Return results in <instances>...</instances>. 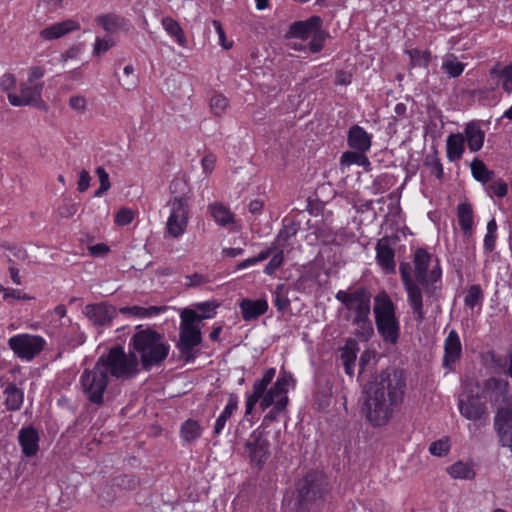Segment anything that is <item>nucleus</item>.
<instances>
[{
	"mask_svg": "<svg viewBox=\"0 0 512 512\" xmlns=\"http://www.w3.org/2000/svg\"><path fill=\"white\" fill-rule=\"evenodd\" d=\"M212 24L218 36V44L225 50L232 48L233 43L227 40L222 24L218 20H214Z\"/></svg>",
	"mask_w": 512,
	"mask_h": 512,
	"instance_id": "5fc2aeb1",
	"label": "nucleus"
},
{
	"mask_svg": "<svg viewBox=\"0 0 512 512\" xmlns=\"http://www.w3.org/2000/svg\"><path fill=\"white\" fill-rule=\"evenodd\" d=\"M195 307L196 310L198 311H195V322L199 324L204 319L214 318L216 315V309L218 305L214 302H201L197 303Z\"/></svg>",
	"mask_w": 512,
	"mask_h": 512,
	"instance_id": "79ce46f5",
	"label": "nucleus"
},
{
	"mask_svg": "<svg viewBox=\"0 0 512 512\" xmlns=\"http://www.w3.org/2000/svg\"><path fill=\"white\" fill-rule=\"evenodd\" d=\"M43 89V83L29 84L23 82L20 85L19 91L10 92L8 94V101L12 106H35L40 107L43 102L41 93Z\"/></svg>",
	"mask_w": 512,
	"mask_h": 512,
	"instance_id": "2eb2a0df",
	"label": "nucleus"
},
{
	"mask_svg": "<svg viewBox=\"0 0 512 512\" xmlns=\"http://www.w3.org/2000/svg\"><path fill=\"white\" fill-rule=\"evenodd\" d=\"M399 270L404 289L407 293V300L411 307L414 319L418 323H422L425 319V313L423 309L421 289L418 283H416L411 277L409 264L401 263Z\"/></svg>",
	"mask_w": 512,
	"mask_h": 512,
	"instance_id": "ddd939ff",
	"label": "nucleus"
},
{
	"mask_svg": "<svg viewBox=\"0 0 512 512\" xmlns=\"http://www.w3.org/2000/svg\"><path fill=\"white\" fill-rule=\"evenodd\" d=\"M413 264L417 282L430 293L432 286L440 281L442 276L439 260L427 250L419 248L414 253Z\"/></svg>",
	"mask_w": 512,
	"mask_h": 512,
	"instance_id": "1a4fd4ad",
	"label": "nucleus"
},
{
	"mask_svg": "<svg viewBox=\"0 0 512 512\" xmlns=\"http://www.w3.org/2000/svg\"><path fill=\"white\" fill-rule=\"evenodd\" d=\"M180 334L178 349L185 357H189L193 349L201 343V327L195 322V310L184 309L180 314Z\"/></svg>",
	"mask_w": 512,
	"mask_h": 512,
	"instance_id": "9d476101",
	"label": "nucleus"
},
{
	"mask_svg": "<svg viewBox=\"0 0 512 512\" xmlns=\"http://www.w3.org/2000/svg\"><path fill=\"white\" fill-rule=\"evenodd\" d=\"M285 37L290 41V48L316 54L322 51L330 34L323 28L322 18L314 15L305 20L293 22Z\"/></svg>",
	"mask_w": 512,
	"mask_h": 512,
	"instance_id": "7ed1b4c3",
	"label": "nucleus"
},
{
	"mask_svg": "<svg viewBox=\"0 0 512 512\" xmlns=\"http://www.w3.org/2000/svg\"><path fill=\"white\" fill-rule=\"evenodd\" d=\"M352 323L357 326L354 333L361 340L368 341L371 338L374 330L369 317L352 318Z\"/></svg>",
	"mask_w": 512,
	"mask_h": 512,
	"instance_id": "a19ab883",
	"label": "nucleus"
},
{
	"mask_svg": "<svg viewBox=\"0 0 512 512\" xmlns=\"http://www.w3.org/2000/svg\"><path fill=\"white\" fill-rule=\"evenodd\" d=\"M335 298L341 302L353 315L352 318L369 317L370 304L368 298L360 291L346 292L340 290Z\"/></svg>",
	"mask_w": 512,
	"mask_h": 512,
	"instance_id": "dca6fc26",
	"label": "nucleus"
},
{
	"mask_svg": "<svg viewBox=\"0 0 512 512\" xmlns=\"http://www.w3.org/2000/svg\"><path fill=\"white\" fill-rule=\"evenodd\" d=\"M465 64L458 60V58L453 54H448L443 58L442 61V69L448 74L450 77H458L460 76L464 69Z\"/></svg>",
	"mask_w": 512,
	"mask_h": 512,
	"instance_id": "58836bf2",
	"label": "nucleus"
},
{
	"mask_svg": "<svg viewBox=\"0 0 512 512\" xmlns=\"http://www.w3.org/2000/svg\"><path fill=\"white\" fill-rule=\"evenodd\" d=\"M96 22L109 33H116L126 26L124 18L115 14L98 16Z\"/></svg>",
	"mask_w": 512,
	"mask_h": 512,
	"instance_id": "4c0bfd02",
	"label": "nucleus"
},
{
	"mask_svg": "<svg viewBox=\"0 0 512 512\" xmlns=\"http://www.w3.org/2000/svg\"><path fill=\"white\" fill-rule=\"evenodd\" d=\"M275 375L276 369L271 367L263 372L260 379L254 381L252 391L245 394V416L253 413L257 403L263 411L271 408L266 416L269 419H275L286 409L288 391L294 380L291 374L283 372L271 385Z\"/></svg>",
	"mask_w": 512,
	"mask_h": 512,
	"instance_id": "f03ea898",
	"label": "nucleus"
},
{
	"mask_svg": "<svg viewBox=\"0 0 512 512\" xmlns=\"http://www.w3.org/2000/svg\"><path fill=\"white\" fill-rule=\"evenodd\" d=\"M113 45L114 41L111 38H97L94 44V54L100 56L106 53Z\"/></svg>",
	"mask_w": 512,
	"mask_h": 512,
	"instance_id": "13d9d810",
	"label": "nucleus"
},
{
	"mask_svg": "<svg viewBox=\"0 0 512 512\" xmlns=\"http://www.w3.org/2000/svg\"><path fill=\"white\" fill-rule=\"evenodd\" d=\"M463 135L471 152H477L483 147L485 133L477 122L467 123Z\"/></svg>",
	"mask_w": 512,
	"mask_h": 512,
	"instance_id": "bb28decb",
	"label": "nucleus"
},
{
	"mask_svg": "<svg viewBox=\"0 0 512 512\" xmlns=\"http://www.w3.org/2000/svg\"><path fill=\"white\" fill-rule=\"evenodd\" d=\"M462 352V345L459 335L452 330L444 342V359L443 365L448 370H452L454 364L459 360Z\"/></svg>",
	"mask_w": 512,
	"mask_h": 512,
	"instance_id": "b1692460",
	"label": "nucleus"
},
{
	"mask_svg": "<svg viewBox=\"0 0 512 512\" xmlns=\"http://www.w3.org/2000/svg\"><path fill=\"white\" fill-rule=\"evenodd\" d=\"M373 313L383 341L395 345L400 336V321L396 316L395 304L387 293L382 292L375 296Z\"/></svg>",
	"mask_w": 512,
	"mask_h": 512,
	"instance_id": "39448f33",
	"label": "nucleus"
},
{
	"mask_svg": "<svg viewBox=\"0 0 512 512\" xmlns=\"http://www.w3.org/2000/svg\"><path fill=\"white\" fill-rule=\"evenodd\" d=\"M239 399L236 394H230L227 403L214 424V434L219 435L223 431L228 419L238 408Z\"/></svg>",
	"mask_w": 512,
	"mask_h": 512,
	"instance_id": "2f4dec72",
	"label": "nucleus"
},
{
	"mask_svg": "<svg viewBox=\"0 0 512 512\" xmlns=\"http://www.w3.org/2000/svg\"><path fill=\"white\" fill-rule=\"evenodd\" d=\"M9 347L21 359L32 360L44 348L46 342L38 335L18 334L9 339Z\"/></svg>",
	"mask_w": 512,
	"mask_h": 512,
	"instance_id": "4468645a",
	"label": "nucleus"
},
{
	"mask_svg": "<svg viewBox=\"0 0 512 512\" xmlns=\"http://www.w3.org/2000/svg\"><path fill=\"white\" fill-rule=\"evenodd\" d=\"M404 381L396 372L376 375L365 387L363 411L373 426H383L392 417L393 409L402 402Z\"/></svg>",
	"mask_w": 512,
	"mask_h": 512,
	"instance_id": "f257e3e1",
	"label": "nucleus"
},
{
	"mask_svg": "<svg viewBox=\"0 0 512 512\" xmlns=\"http://www.w3.org/2000/svg\"><path fill=\"white\" fill-rule=\"evenodd\" d=\"M39 441V433L32 426L22 427L18 432V442L21 451L28 458L37 455L39 451Z\"/></svg>",
	"mask_w": 512,
	"mask_h": 512,
	"instance_id": "4be33fe9",
	"label": "nucleus"
},
{
	"mask_svg": "<svg viewBox=\"0 0 512 512\" xmlns=\"http://www.w3.org/2000/svg\"><path fill=\"white\" fill-rule=\"evenodd\" d=\"M0 292H3L4 299H17V300H29L30 297L23 294L20 290H15L11 288H1Z\"/></svg>",
	"mask_w": 512,
	"mask_h": 512,
	"instance_id": "69168bd1",
	"label": "nucleus"
},
{
	"mask_svg": "<svg viewBox=\"0 0 512 512\" xmlns=\"http://www.w3.org/2000/svg\"><path fill=\"white\" fill-rule=\"evenodd\" d=\"M95 172H96V175H97V177L99 179V183H100L99 188L95 191V196L101 197L111 187L109 174L101 166L97 167Z\"/></svg>",
	"mask_w": 512,
	"mask_h": 512,
	"instance_id": "3c124183",
	"label": "nucleus"
},
{
	"mask_svg": "<svg viewBox=\"0 0 512 512\" xmlns=\"http://www.w3.org/2000/svg\"><path fill=\"white\" fill-rule=\"evenodd\" d=\"M67 309L64 305H58L45 316L46 332L52 336H66L71 320L66 317Z\"/></svg>",
	"mask_w": 512,
	"mask_h": 512,
	"instance_id": "f3484780",
	"label": "nucleus"
},
{
	"mask_svg": "<svg viewBox=\"0 0 512 512\" xmlns=\"http://www.w3.org/2000/svg\"><path fill=\"white\" fill-rule=\"evenodd\" d=\"M216 163H217V158L214 154L209 153V154H206L205 156H203V158L201 159V167H202L203 173L206 175L211 174L216 167Z\"/></svg>",
	"mask_w": 512,
	"mask_h": 512,
	"instance_id": "bf43d9fd",
	"label": "nucleus"
},
{
	"mask_svg": "<svg viewBox=\"0 0 512 512\" xmlns=\"http://www.w3.org/2000/svg\"><path fill=\"white\" fill-rule=\"evenodd\" d=\"M170 213L166 222V230L170 237L180 238L186 231L189 221V205L184 197H174L168 203Z\"/></svg>",
	"mask_w": 512,
	"mask_h": 512,
	"instance_id": "9b49d317",
	"label": "nucleus"
},
{
	"mask_svg": "<svg viewBox=\"0 0 512 512\" xmlns=\"http://www.w3.org/2000/svg\"><path fill=\"white\" fill-rule=\"evenodd\" d=\"M251 461L256 465L263 464L269 455V442L263 433L254 431L246 444Z\"/></svg>",
	"mask_w": 512,
	"mask_h": 512,
	"instance_id": "412c9836",
	"label": "nucleus"
},
{
	"mask_svg": "<svg viewBox=\"0 0 512 512\" xmlns=\"http://www.w3.org/2000/svg\"><path fill=\"white\" fill-rule=\"evenodd\" d=\"M4 404L8 411H18L24 402V392L14 383H8L3 390Z\"/></svg>",
	"mask_w": 512,
	"mask_h": 512,
	"instance_id": "c756f323",
	"label": "nucleus"
},
{
	"mask_svg": "<svg viewBox=\"0 0 512 512\" xmlns=\"http://www.w3.org/2000/svg\"><path fill=\"white\" fill-rule=\"evenodd\" d=\"M471 172L473 177L482 183L491 180L493 173L486 167L483 161L475 159L471 163Z\"/></svg>",
	"mask_w": 512,
	"mask_h": 512,
	"instance_id": "37998d69",
	"label": "nucleus"
},
{
	"mask_svg": "<svg viewBox=\"0 0 512 512\" xmlns=\"http://www.w3.org/2000/svg\"><path fill=\"white\" fill-rule=\"evenodd\" d=\"M97 362H102L103 369L117 379H129L139 371V360L130 350L127 354L123 347H112L106 355L99 357Z\"/></svg>",
	"mask_w": 512,
	"mask_h": 512,
	"instance_id": "423d86ee",
	"label": "nucleus"
},
{
	"mask_svg": "<svg viewBox=\"0 0 512 512\" xmlns=\"http://www.w3.org/2000/svg\"><path fill=\"white\" fill-rule=\"evenodd\" d=\"M166 310L165 306H125L119 309L121 314L131 318L148 319L162 314Z\"/></svg>",
	"mask_w": 512,
	"mask_h": 512,
	"instance_id": "cd10ccee",
	"label": "nucleus"
},
{
	"mask_svg": "<svg viewBox=\"0 0 512 512\" xmlns=\"http://www.w3.org/2000/svg\"><path fill=\"white\" fill-rule=\"evenodd\" d=\"M348 143L351 148L359 152H366L371 147V137L364 128L355 125L349 129Z\"/></svg>",
	"mask_w": 512,
	"mask_h": 512,
	"instance_id": "c85d7f7f",
	"label": "nucleus"
},
{
	"mask_svg": "<svg viewBox=\"0 0 512 512\" xmlns=\"http://www.w3.org/2000/svg\"><path fill=\"white\" fill-rule=\"evenodd\" d=\"M117 312L114 306L105 303L90 304L84 308L86 317L93 325L98 327L110 325L112 320L116 317Z\"/></svg>",
	"mask_w": 512,
	"mask_h": 512,
	"instance_id": "6ab92c4d",
	"label": "nucleus"
},
{
	"mask_svg": "<svg viewBox=\"0 0 512 512\" xmlns=\"http://www.w3.org/2000/svg\"><path fill=\"white\" fill-rule=\"evenodd\" d=\"M162 26L166 33L172 37L176 43L182 47L186 46L187 39L180 24L171 17H164L162 19Z\"/></svg>",
	"mask_w": 512,
	"mask_h": 512,
	"instance_id": "e433bc0d",
	"label": "nucleus"
},
{
	"mask_svg": "<svg viewBox=\"0 0 512 512\" xmlns=\"http://www.w3.org/2000/svg\"><path fill=\"white\" fill-rule=\"evenodd\" d=\"M228 99L222 94H215L210 99V109L215 116H221L227 109Z\"/></svg>",
	"mask_w": 512,
	"mask_h": 512,
	"instance_id": "8fccbe9b",
	"label": "nucleus"
},
{
	"mask_svg": "<svg viewBox=\"0 0 512 512\" xmlns=\"http://www.w3.org/2000/svg\"><path fill=\"white\" fill-rule=\"evenodd\" d=\"M475 389L478 390V387L476 386ZM458 408L463 417L473 422L472 425L468 426L471 433L486 424L487 412L485 403L481 401L478 391L474 393L471 383L465 384L464 391L459 396Z\"/></svg>",
	"mask_w": 512,
	"mask_h": 512,
	"instance_id": "0eeeda50",
	"label": "nucleus"
},
{
	"mask_svg": "<svg viewBox=\"0 0 512 512\" xmlns=\"http://www.w3.org/2000/svg\"><path fill=\"white\" fill-rule=\"evenodd\" d=\"M45 70L40 66H34L29 69L27 83L38 84L39 80L44 76Z\"/></svg>",
	"mask_w": 512,
	"mask_h": 512,
	"instance_id": "e2e57ef3",
	"label": "nucleus"
},
{
	"mask_svg": "<svg viewBox=\"0 0 512 512\" xmlns=\"http://www.w3.org/2000/svg\"><path fill=\"white\" fill-rule=\"evenodd\" d=\"M487 190L489 194L502 198L507 194L508 186L503 180H497L489 184Z\"/></svg>",
	"mask_w": 512,
	"mask_h": 512,
	"instance_id": "6e6d98bb",
	"label": "nucleus"
},
{
	"mask_svg": "<svg viewBox=\"0 0 512 512\" xmlns=\"http://www.w3.org/2000/svg\"><path fill=\"white\" fill-rule=\"evenodd\" d=\"M185 280V286L187 287H199L209 282L208 277L200 273L187 275Z\"/></svg>",
	"mask_w": 512,
	"mask_h": 512,
	"instance_id": "052dcab7",
	"label": "nucleus"
},
{
	"mask_svg": "<svg viewBox=\"0 0 512 512\" xmlns=\"http://www.w3.org/2000/svg\"><path fill=\"white\" fill-rule=\"evenodd\" d=\"M506 389V383H504L501 380L491 378L486 382V391H485V397H489L490 400H493L492 393L490 390H499L504 391Z\"/></svg>",
	"mask_w": 512,
	"mask_h": 512,
	"instance_id": "680f3d73",
	"label": "nucleus"
},
{
	"mask_svg": "<svg viewBox=\"0 0 512 512\" xmlns=\"http://www.w3.org/2000/svg\"><path fill=\"white\" fill-rule=\"evenodd\" d=\"M483 300V292L479 285H472L469 287L464 298V304L470 309L480 306Z\"/></svg>",
	"mask_w": 512,
	"mask_h": 512,
	"instance_id": "a18cd8bd",
	"label": "nucleus"
},
{
	"mask_svg": "<svg viewBox=\"0 0 512 512\" xmlns=\"http://www.w3.org/2000/svg\"><path fill=\"white\" fill-rule=\"evenodd\" d=\"M242 318L245 321H251L265 314L268 310V302L264 298L243 299L239 304Z\"/></svg>",
	"mask_w": 512,
	"mask_h": 512,
	"instance_id": "a878e982",
	"label": "nucleus"
},
{
	"mask_svg": "<svg viewBox=\"0 0 512 512\" xmlns=\"http://www.w3.org/2000/svg\"><path fill=\"white\" fill-rule=\"evenodd\" d=\"M77 29H79V24L77 22L73 20H66L43 29L40 35L45 40H54Z\"/></svg>",
	"mask_w": 512,
	"mask_h": 512,
	"instance_id": "7c9ffc66",
	"label": "nucleus"
},
{
	"mask_svg": "<svg viewBox=\"0 0 512 512\" xmlns=\"http://www.w3.org/2000/svg\"><path fill=\"white\" fill-rule=\"evenodd\" d=\"M494 426L501 445L512 452V406L507 405L497 411Z\"/></svg>",
	"mask_w": 512,
	"mask_h": 512,
	"instance_id": "a211bd4d",
	"label": "nucleus"
},
{
	"mask_svg": "<svg viewBox=\"0 0 512 512\" xmlns=\"http://www.w3.org/2000/svg\"><path fill=\"white\" fill-rule=\"evenodd\" d=\"M203 433V428L198 421L187 419L181 426L180 438L184 443H190L198 440Z\"/></svg>",
	"mask_w": 512,
	"mask_h": 512,
	"instance_id": "c9c22d12",
	"label": "nucleus"
},
{
	"mask_svg": "<svg viewBox=\"0 0 512 512\" xmlns=\"http://www.w3.org/2000/svg\"><path fill=\"white\" fill-rule=\"evenodd\" d=\"M408 53L413 66L427 67L429 65L431 60V53L429 51L413 49Z\"/></svg>",
	"mask_w": 512,
	"mask_h": 512,
	"instance_id": "de8ad7c7",
	"label": "nucleus"
},
{
	"mask_svg": "<svg viewBox=\"0 0 512 512\" xmlns=\"http://www.w3.org/2000/svg\"><path fill=\"white\" fill-rule=\"evenodd\" d=\"M134 218L135 211L130 208L123 207L115 214L114 221L118 226H126L130 224Z\"/></svg>",
	"mask_w": 512,
	"mask_h": 512,
	"instance_id": "864d4df0",
	"label": "nucleus"
},
{
	"mask_svg": "<svg viewBox=\"0 0 512 512\" xmlns=\"http://www.w3.org/2000/svg\"><path fill=\"white\" fill-rule=\"evenodd\" d=\"M490 79L504 92L512 93V62L505 64L498 62L489 71Z\"/></svg>",
	"mask_w": 512,
	"mask_h": 512,
	"instance_id": "5701e85b",
	"label": "nucleus"
},
{
	"mask_svg": "<svg viewBox=\"0 0 512 512\" xmlns=\"http://www.w3.org/2000/svg\"><path fill=\"white\" fill-rule=\"evenodd\" d=\"M450 450V442L448 438L434 441L429 446V452L433 456L442 457L448 454Z\"/></svg>",
	"mask_w": 512,
	"mask_h": 512,
	"instance_id": "603ef678",
	"label": "nucleus"
},
{
	"mask_svg": "<svg viewBox=\"0 0 512 512\" xmlns=\"http://www.w3.org/2000/svg\"><path fill=\"white\" fill-rule=\"evenodd\" d=\"M426 164L429 166L431 174L436 178L441 179L443 175L442 164L437 159H433Z\"/></svg>",
	"mask_w": 512,
	"mask_h": 512,
	"instance_id": "338daca9",
	"label": "nucleus"
},
{
	"mask_svg": "<svg viewBox=\"0 0 512 512\" xmlns=\"http://www.w3.org/2000/svg\"><path fill=\"white\" fill-rule=\"evenodd\" d=\"M129 350L138 355L142 366L149 370L168 356L170 346L157 331L138 326L130 339Z\"/></svg>",
	"mask_w": 512,
	"mask_h": 512,
	"instance_id": "20e7f679",
	"label": "nucleus"
},
{
	"mask_svg": "<svg viewBox=\"0 0 512 512\" xmlns=\"http://www.w3.org/2000/svg\"><path fill=\"white\" fill-rule=\"evenodd\" d=\"M364 152H345L342 154L340 158V163L343 167H348L350 165L356 164L358 166H368L369 160L363 155Z\"/></svg>",
	"mask_w": 512,
	"mask_h": 512,
	"instance_id": "c03bdc74",
	"label": "nucleus"
},
{
	"mask_svg": "<svg viewBox=\"0 0 512 512\" xmlns=\"http://www.w3.org/2000/svg\"><path fill=\"white\" fill-rule=\"evenodd\" d=\"M459 225L465 234H471L473 229V212L469 204H460L458 207Z\"/></svg>",
	"mask_w": 512,
	"mask_h": 512,
	"instance_id": "ea45409f",
	"label": "nucleus"
},
{
	"mask_svg": "<svg viewBox=\"0 0 512 512\" xmlns=\"http://www.w3.org/2000/svg\"><path fill=\"white\" fill-rule=\"evenodd\" d=\"M376 263L381 268L383 273L391 274L395 273L396 262H395V251L392 247L391 240L387 237H383L378 240L376 245Z\"/></svg>",
	"mask_w": 512,
	"mask_h": 512,
	"instance_id": "aec40b11",
	"label": "nucleus"
},
{
	"mask_svg": "<svg viewBox=\"0 0 512 512\" xmlns=\"http://www.w3.org/2000/svg\"><path fill=\"white\" fill-rule=\"evenodd\" d=\"M79 384L90 403L102 405L108 386V374L103 369L102 362H96L92 368L85 369L80 375Z\"/></svg>",
	"mask_w": 512,
	"mask_h": 512,
	"instance_id": "6e6552de",
	"label": "nucleus"
},
{
	"mask_svg": "<svg viewBox=\"0 0 512 512\" xmlns=\"http://www.w3.org/2000/svg\"><path fill=\"white\" fill-rule=\"evenodd\" d=\"M91 177L87 170H81L78 175L77 189L80 192L86 191L90 186Z\"/></svg>",
	"mask_w": 512,
	"mask_h": 512,
	"instance_id": "0e129e2a",
	"label": "nucleus"
},
{
	"mask_svg": "<svg viewBox=\"0 0 512 512\" xmlns=\"http://www.w3.org/2000/svg\"><path fill=\"white\" fill-rule=\"evenodd\" d=\"M270 257V261L264 268V273L269 276L273 275L282 266L284 262V252L283 250L275 248V252Z\"/></svg>",
	"mask_w": 512,
	"mask_h": 512,
	"instance_id": "09e8293b",
	"label": "nucleus"
},
{
	"mask_svg": "<svg viewBox=\"0 0 512 512\" xmlns=\"http://www.w3.org/2000/svg\"><path fill=\"white\" fill-rule=\"evenodd\" d=\"M208 210L218 225L227 227L234 223V215L222 203L214 202L208 206Z\"/></svg>",
	"mask_w": 512,
	"mask_h": 512,
	"instance_id": "f704fd0d",
	"label": "nucleus"
},
{
	"mask_svg": "<svg viewBox=\"0 0 512 512\" xmlns=\"http://www.w3.org/2000/svg\"><path fill=\"white\" fill-rule=\"evenodd\" d=\"M446 471L451 478L459 480H472L476 475L473 464L461 460L448 466Z\"/></svg>",
	"mask_w": 512,
	"mask_h": 512,
	"instance_id": "473e14b6",
	"label": "nucleus"
},
{
	"mask_svg": "<svg viewBox=\"0 0 512 512\" xmlns=\"http://www.w3.org/2000/svg\"><path fill=\"white\" fill-rule=\"evenodd\" d=\"M68 106L77 114H85L89 110V100L85 95L73 94L68 99Z\"/></svg>",
	"mask_w": 512,
	"mask_h": 512,
	"instance_id": "49530a36",
	"label": "nucleus"
},
{
	"mask_svg": "<svg viewBox=\"0 0 512 512\" xmlns=\"http://www.w3.org/2000/svg\"><path fill=\"white\" fill-rule=\"evenodd\" d=\"M15 87H16V78L13 74L11 73H5L1 78H0V88L7 93V95L10 93V92H16L15 90Z\"/></svg>",
	"mask_w": 512,
	"mask_h": 512,
	"instance_id": "4d7b16f0",
	"label": "nucleus"
},
{
	"mask_svg": "<svg viewBox=\"0 0 512 512\" xmlns=\"http://www.w3.org/2000/svg\"><path fill=\"white\" fill-rule=\"evenodd\" d=\"M300 502L319 505L329 493L327 479L322 474L308 475L298 486Z\"/></svg>",
	"mask_w": 512,
	"mask_h": 512,
	"instance_id": "f8f14e48",
	"label": "nucleus"
},
{
	"mask_svg": "<svg viewBox=\"0 0 512 512\" xmlns=\"http://www.w3.org/2000/svg\"><path fill=\"white\" fill-rule=\"evenodd\" d=\"M359 350V344L353 338L347 339L345 344L340 348V358L342 360L345 373L350 377L354 375V368Z\"/></svg>",
	"mask_w": 512,
	"mask_h": 512,
	"instance_id": "393cba45",
	"label": "nucleus"
},
{
	"mask_svg": "<svg viewBox=\"0 0 512 512\" xmlns=\"http://www.w3.org/2000/svg\"><path fill=\"white\" fill-rule=\"evenodd\" d=\"M447 157L450 161H458L465 150V138L461 133L451 134L447 138Z\"/></svg>",
	"mask_w": 512,
	"mask_h": 512,
	"instance_id": "72a5a7b5",
	"label": "nucleus"
},
{
	"mask_svg": "<svg viewBox=\"0 0 512 512\" xmlns=\"http://www.w3.org/2000/svg\"><path fill=\"white\" fill-rule=\"evenodd\" d=\"M375 356H376L375 351H374V350H369V349L365 350V351L361 354V356H360V363H359V364H360V369H361V371H363V370H364L365 366H366V365H367L371 360H373V359L375 358Z\"/></svg>",
	"mask_w": 512,
	"mask_h": 512,
	"instance_id": "774afa93",
	"label": "nucleus"
}]
</instances>
